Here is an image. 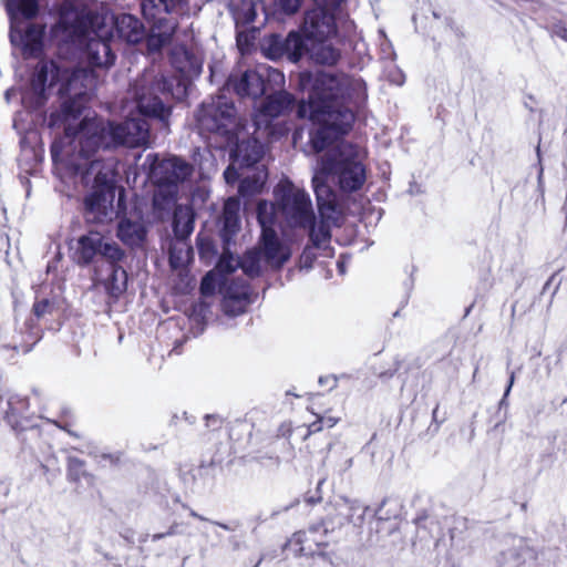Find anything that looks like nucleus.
Returning a JSON list of instances; mask_svg holds the SVG:
<instances>
[{"label":"nucleus","instance_id":"60","mask_svg":"<svg viewBox=\"0 0 567 567\" xmlns=\"http://www.w3.org/2000/svg\"><path fill=\"white\" fill-rule=\"evenodd\" d=\"M261 564V559L258 560L257 565L255 567H258V565Z\"/></svg>","mask_w":567,"mask_h":567},{"label":"nucleus","instance_id":"42","mask_svg":"<svg viewBox=\"0 0 567 567\" xmlns=\"http://www.w3.org/2000/svg\"><path fill=\"white\" fill-rule=\"evenodd\" d=\"M217 286L216 276L214 272H208L204 276L200 282V295L204 298H209L214 295Z\"/></svg>","mask_w":567,"mask_h":567},{"label":"nucleus","instance_id":"26","mask_svg":"<svg viewBox=\"0 0 567 567\" xmlns=\"http://www.w3.org/2000/svg\"><path fill=\"white\" fill-rule=\"evenodd\" d=\"M195 215L189 206H176L174 209L173 229L178 239H186L194 230Z\"/></svg>","mask_w":567,"mask_h":567},{"label":"nucleus","instance_id":"53","mask_svg":"<svg viewBox=\"0 0 567 567\" xmlns=\"http://www.w3.org/2000/svg\"><path fill=\"white\" fill-rule=\"evenodd\" d=\"M212 524L216 525V526H219L220 528L225 529V530H235L237 527H238V524L233 522L230 524H224V523H220V522H212Z\"/></svg>","mask_w":567,"mask_h":567},{"label":"nucleus","instance_id":"46","mask_svg":"<svg viewBox=\"0 0 567 567\" xmlns=\"http://www.w3.org/2000/svg\"><path fill=\"white\" fill-rule=\"evenodd\" d=\"M238 164H235V159L233 158L231 164L224 172V177L227 184H234L237 179L243 175L238 172Z\"/></svg>","mask_w":567,"mask_h":567},{"label":"nucleus","instance_id":"36","mask_svg":"<svg viewBox=\"0 0 567 567\" xmlns=\"http://www.w3.org/2000/svg\"><path fill=\"white\" fill-rule=\"evenodd\" d=\"M333 455L336 457L333 462L334 471L339 474H343L349 471L353 465V456L351 452L346 446H339Z\"/></svg>","mask_w":567,"mask_h":567},{"label":"nucleus","instance_id":"6","mask_svg":"<svg viewBox=\"0 0 567 567\" xmlns=\"http://www.w3.org/2000/svg\"><path fill=\"white\" fill-rule=\"evenodd\" d=\"M89 16L76 10L61 12L59 21L53 27V37L61 42H70L83 49L82 58L92 68L109 69L116 59L112 48V38L103 30H91Z\"/></svg>","mask_w":567,"mask_h":567},{"label":"nucleus","instance_id":"4","mask_svg":"<svg viewBox=\"0 0 567 567\" xmlns=\"http://www.w3.org/2000/svg\"><path fill=\"white\" fill-rule=\"evenodd\" d=\"M196 122L202 132H209L225 137L227 143L236 141V147L231 152V158L240 169L257 164L264 155V146L259 141L270 134L264 131L257 132L256 137L238 142L241 126L236 116V109L231 101L224 95L212 97L202 103L196 113Z\"/></svg>","mask_w":567,"mask_h":567},{"label":"nucleus","instance_id":"28","mask_svg":"<svg viewBox=\"0 0 567 567\" xmlns=\"http://www.w3.org/2000/svg\"><path fill=\"white\" fill-rule=\"evenodd\" d=\"M104 288L107 295L116 300L125 292L127 287V274L124 268L117 265L111 266V272L104 280Z\"/></svg>","mask_w":567,"mask_h":567},{"label":"nucleus","instance_id":"51","mask_svg":"<svg viewBox=\"0 0 567 567\" xmlns=\"http://www.w3.org/2000/svg\"><path fill=\"white\" fill-rule=\"evenodd\" d=\"M390 81L396 85L404 83V74L400 70H395L390 78Z\"/></svg>","mask_w":567,"mask_h":567},{"label":"nucleus","instance_id":"52","mask_svg":"<svg viewBox=\"0 0 567 567\" xmlns=\"http://www.w3.org/2000/svg\"><path fill=\"white\" fill-rule=\"evenodd\" d=\"M514 380H515V373H514V372H511V374H509V382H508V385H507V388H506V390H505L504 396H503V399L501 400V404H504V403H505V400H506L507 395L509 394L511 389H512V386H513V384H514Z\"/></svg>","mask_w":567,"mask_h":567},{"label":"nucleus","instance_id":"54","mask_svg":"<svg viewBox=\"0 0 567 567\" xmlns=\"http://www.w3.org/2000/svg\"><path fill=\"white\" fill-rule=\"evenodd\" d=\"M189 515H190L192 517H195V518H197V519H199V520H203V522H210L208 518H206V517H204V516L199 515L197 512H195V511H193V509H189Z\"/></svg>","mask_w":567,"mask_h":567},{"label":"nucleus","instance_id":"16","mask_svg":"<svg viewBox=\"0 0 567 567\" xmlns=\"http://www.w3.org/2000/svg\"><path fill=\"white\" fill-rule=\"evenodd\" d=\"M221 293L220 308L228 317L243 315L252 302L250 287L245 280L225 282Z\"/></svg>","mask_w":567,"mask_h":567},{"label":"nucleus","instance_id":"11","mask_svg":"<svg viewBox=\"0 0 567 567\" xmlns=\"http://www.w3.org/2000/svg\"><path fill=\"white\" fill-rule=\"evenodd\" d=\"M280 216L290 227L305 228L312 225L316 215L308 193L291 183L275 189Z\"/></svg>","mask_w":567,"mask_h":567},{"label":"nucleus","instance_id":"10","mask_svg":"<svg viewBox=\"0 0 567 567\" xmlns=\"http://www.w3.org/2000/svg\"><path fill=\"white\" fill-rule=\"evenodd\" d=\"M40 0H7L11 16L10 41L22 50L24 55H33L41 51L44 25L29 21H20L17 16L25 19L37 16Z\"/></svg>","mask_w":567,"mask_h":567},{"label":"nucleus","instance_id":"50","mask_svg":"<svg viewBox=\"0 0 567 567\" xmlns=\"http://www.w3.org/2000/svg\"><path fill=\"white\" fill-rule=\"evenodd\" d=\"M555 33L563 40L567 41V23L556 24Z\"/></svg>","mask_w":567,"mask_h":567},{"label":"nucleus","instance_id":"59","mask_svg":"<svg viewBox=\"0 0 567 567\" xmlns=\"http://www.w3.org/2000/svg\"><path fill=\"white\" fill-rule=\"evenodd\" d=\"M234 548L237 549L238 548V544L237 543H234Z\"/></svg>","mask_w":567,"mask_h":567},{"label":"nucleus","instance_id":"24","mask_svg":"<svg viewBox=\"0 0 567 567\" xmlns=\"http://www.w3.org/2000/svg\"><path fill=\"white\" fill-rule=\"evenodd\" d=\"M308 55L318 64L333 65L340 58V52L328 40H309Z\"/></svg>","mask_w":567,"mask_h":567},{"label":"nucleus","instance_id":"44","mask_svg":"<svg viewBox=\"0 0 567 567\" xmlns=\"http://www.w3.org/2000/svg\"><path fill=\"white\" fill-rule=\"evenodd\" d=\"M318 526H320L321 528L319 529L318 534H316L313 538V544L317 549V555H320L322 553L321 548L327 545L326 537L329 530V526L324 522L319 524Z\"/></svg>","mask_w":567,"mask_h":567},{"label":"nucleus","instance_id":"20","mask_svg":"<svg viewBox=\"0 0 567 567\" xmlns=\"http://www.w3.org/2000/svg\"><path fill=\"white\" fill-rule=\"evenodd\" d=\"M101 240L102 235L96 231H90L79 237L74 246V261L81 266L91 264L94 257L100 255Z\"/></svg>","mask_w":567,"mask_h":567},{"label":"nucleus","instance_id":"29","mask_svg":"<svg viewBox=\"0 0 567 567\" xmlns=\"http://www.w3.org/2000/svg\"><path fill=\"white\" fill-rule=\"evenodd\" d=\"M278 215H280V212L278 210L277 203L274 204L266 200L258 203L257 218L261 227V233H266V230H275L274 224Z\"/></svg>","mask_w":567,"mask_h":567},{"label":"nucleus","instance_id":"12","mask_svg":"<svg viewBox=\"0 0 567 567\" xmlns=\"http://www.w3.org/2000/svg\"><path fill=\"white\" fill-rule=\"evenodd\" d=\"M317 205L320 215V223L306 227L309 229V237L313 246L320 248L330 239V227L337 225L341 219V209L337 202V195L332 189L323 186L317 188Z\"/></svg>","mask_w":567,"mask_h":567},{"label":"nucleus","instance_id":"7","mask_svg":"<svg viewBox=\"0 0 567 567\" xmlns=\"http://www.w3.org/2000/svg\"><path fill=\"white\" fill-rule=\"evenodd\" d=\"M364 151L350 142H341L320 157L315 168L312 186L317 188L331 179L342 193H353L362 188L367 181V169L363 164Z\"/></svg>","mask_w":567,"mask_h":567},{"label":"nucleus","instance_id":"5","mask_svg":"<svg viewBox=\"0 0 567 567\" xmlns=\"http://www.w3.org/2000/svg\"><path fill=\"white\" fill-rule=\"evenodd\" d=\"M150 126L145 118H127L115 124L101 117L85 116L79 124L78 143L82 155L116 146L140 147L148 144Z\"/></svg>","mask_w":567,"mask_h":567},{"label":"nucleus","instance_id":"48","mask_svg":"<svg viewBox=\"0 0 567 567\" xmlns=\"http://www.w3.org/2000/svg\"><path fill=\"white\" fill-rule=\"evenodd\" d=\"M178 534H181L179 523L174 522L165 533H157V534L152 535V540L157 542L167 536H174V535H178Z\"/></svg>","mask_w":567,"mask_h":567},{"label":"nucleus","instance_id":"15","mask_svg":"<svg viewBox=\"0 0 567 567\" xmlns=\"http://www.w3.org/2000/svg\"><path fill=\"white\" fill-rule=\"evenodd\" d=\"M293 97L285 91H280L268 96L257 109L254 115V125L259 133L264 131L271 134V121L280 115H284L292 105Z\"/></svg>","mask_w":567,"mask_h":567},{"label":"nucleus","instance_id":"43","mask_svg":"<svg viewBox=\"0 0 567 567\" xmlns=\"http://www.w3.org/2000/svg\"><path fill=\"white\" fill-rule=\"evenodd\" d=\"M339 422V417L321 416L309 425V433L320 432L323 427L331 429Z\"/></svg>","mask_w":567,"mask_h":567},{"label":"nucleus","instance_id":"40","mask_svg":"<svg viewBox=\"0 0 567 567\" xmlns=\"http://www.w3.org/2000/svg\"><path fill=\"white\" fill-rule=\"evenodd\" d=\"M68 473L69 477L73 481H79L85 475L84 462L78 457L68 458Z\"/></svg>","mask_w":567,"mask_h":567},{"label":"nucleus","instance_id":"38","mask_svg":"<svg viewBox=\"0 0 567 567\" xmlns=\"http://www.w3.org/2000/svg\"><path fill=\"white\" fill-rule=\"evenodd\" d=\"M207 299L202 297L192 307L190 318L198 323L207 321L212 315V305Z\"/></svg>","mask_w":567,"mask_h":567},{"label":"nucleus","instance_id":"45","mask_svg":"<svg viewBox=\"0 0 567 567\" xmlns=\"http://www.w3.org/2000/svg\"><path fill=\"white\" fill-rule=\"evenodd\" d=\"M381 34L383 37V42L380 44L382 59L394 61L395 52L392 43L386 39L383 32H381Z\"/></svg>","mask_w":567,"mask_h":567},{"label":"nucleus","instance_id":"33","mask_svg":"<svg viewBox=\"0 0 567 567\" xmlns=\"http://www.w3.org/2000/svg\"><path fill=\"white\" fill-rule=\"evenodd\" d=\"M192 249L185 239H178L169 247V265L177 269L185 266L190 258Z\"/></svg>","mask_w":567,"mask_h":567},{"label":"nucleus","instance_id":"27","mask_svg":"<svg viewBox=\"0 0 567 567\" xmlns=\"http://www.w3.org/2000/svg\"><path fill=\"white\" fill-rule=\"evenodd\" d=\"M528 554V547L520 537L512 538V548L503 551L499 559V567H519Z\"/></svg>","mask_w":567,"mask_h":567},{"label":"nucleus","instance_id":"19","mask_svg":"<svg viewBox=\"0 0 567 567\" xmlns=\"http://www.w3.org/2000/svg\"><path fill=\"white\" fill-rule=\"evenodd\" d=\"M114 27L118 38L127 43L135 44L145 38V27L143 22L133 14H117L114 18Z\"/></svg>","mask_w":567,"mask_h":567},{"label":"nucleus","instance_id":"47","mask_svg":"<svg viewBox=\"0 0 567 567\" xmlns=\"http://www.w3.org/2000/svg\"><path fill=\"white\" fill-rule=\"evenodd\" d=\"M275 2L287 14L295 13L300 6V0H275Z\"/></svg>","mask_w":567,"mask_h":567},{"label":"nucleus","instance_id":"17","mask_svg":"<svg viewBox=\"0 0 567 567\" xmlns=\"http://www.w3.org/2000/svg\"><path fill=\"white\" fill-rule=\"evenodd\" d=\"M114 189H93L84 198V217L89 223L103 224L114 216Z\"/></svg>","mask_w":567,"mask_h":567},{"label":"nucleus","instance_id":"1","mask_svg":"<svg viewBox=\"0 0 567 567\" xmlns=\"http://www.w3.org/2000/svg\"><path fill=\"white\" fill-rule=\"evenodd\" d=\"M96 82L97 76L93 69L76 68L69 71L55 61L42 60L38 63L31 81V94L37 107L45 103L55 86L62 99L60 112L52 113L50 117L51 126L60 122L64 126L63 136L51 145L55 169L62 175L73 177L75 182L79 179L84 186L92 183L93 189H114L113 159L94 158L97 152L82 155L78 143L79 125L71 124L82 113Z\"/></svg>","mask_w":567,"mask_h":567},{"label":"nucleus","instance_id":"37","mask_svg":"<svg viewBox=\"0 0 567 567\" xmlns=\"http://www.w3.org/2000/svg\"><path fill=\"white\" fill-rule=\"evenodd\" d=\"M124 255V251L116 243L104 240L102 237L100 256L110 261L112 265H116L117 261L123 259Z\"/></svg>","mask_w":567,"mask_h":567},{"label":"nucleus","instance_id":"25","mask_svg":"<svg viewBox=\"0 0 567 567\" xmlns=\"http://www.w3.org/2000/svg\"><path fill=\"white\" fill-rule=\"evenodd\" d=\"M275 42L284 44L285 55L292 62H297L301 56L308 54L309 41L297 32H290L285 39L276 37Z\"/></svg>","mask_w":567,"mask_h":567},{"label":"nucleus","instance_id":"9","mask_svg":"<svg viewBox=\"0 0 567 567\" xmlns=\"http://www.w3.org/2000/svg\"><path fill=\"white\" fill-rule=\"evenodd\" d=\"M260 245L261 248L250 249L240 258L225 250L217 264L218 271L231 274L240 268L249 278H256L266 266L280 268L290 257L289 248L279 240L275 230L261 233Z\"/></svg>","mask_w":567,"mask_h":567},{"label":"nucleus","instance_id":"22","mask_svg":"<svg viewBox=\"0 0 567 567\" xmlns=\"http://www.w3.org/2000/svg\"><path fill=\"white\" fill-rule=\"evenodd\" d=\"M146 227L142 220L122 219L117 225V237L130 247L141 246L146 238Z\"/></svg>","mask_w":567,"mask_h":567},{"label":"nucleus","instance_id":"57","mask_svg":"<svg viewBox=\"0 0 567 567\" xmlns=\"http://www.w3.org/2000/svg\"><path fill=\"white\" fill-rule=\"evenodd\" d=\"M31 333H32V334H34L35 340H39V339L41 338V336H40L38 332H32V331H31Z\"/></svg>","mask_w":567,"mask_h":567},{"label":"nucleus","instance_id":"23","mask_svg":"<svg viewBox=\"0 0 567 567\" xmlns=\"http://www.w3.org/2000/svg\"><path fill=\"white\" fill-rule=\"evenodd\" d=\"M240 203L235 197H229L224 205L221 236L226 244L237 233L240 225Z\"/></svg>","mask_w":567,"mask_h":567},{"label":"nucleus","instance_id":"21","mask_svg":"<svg viewBox=\"0 0 567 567\" xmlns=\"http://www.w3.org/2000/svg\"><path fill=\"white\" fill-rule=\"evenodd\" d=\"M29 409L28 399L16 393H7L3 399L0 395V417H3L12 427L19 425L18 416L25 413Z\"/></svg>","mask_w":567,"mask_h":567},{"label":"nucleus","instance_id":"56","mask_svg":"<svg viewBox=\"0 0 567 567\" xmlns=\"http://www.w3.org/2000/svg\"><path fill=\"white\" fill-rule=\"evenodd\" d=\"M338 267H339V269H340V272H342V274H343V272H344V266H343V264L338 262Z\"/></svg>","mask_w":567,"mask_h":567},{"label":"nucleus","instance_id":"8","mask_svg":"<svg viewBox=\"0 0 567 567\" xmlns=\"http://www.w3.org/2000/svg\"><path fill=\"white\" fill-rule=\"evenodd\" d=\"M150 179L157 188L153 196V206L162 218L164 212L175 206L177 186L186 183L194 173V166L182 157L171 155L159 158L158 154H148L143 163Z\"/></svg>","mask_w":567,"mask_h":567},{"label":"nucleus","instance_id":"32","mask_svg":"<svg viewBox=\"0 0 567 567\" xmlns=\"http://www.w3.org/2000/svg\"><path fill=\"white\" fill-rule=\"evenodd\" d=\"M320 526H311L307 530L298 532L293 535L292 540L300 545L299 551L306 556L317 555V549L313 544V538L318 534Z\"/></svg>","mask_w":567,"mask_h":567},{"label":"nucleus","instance_id":"35","mask_svg":"<svg viewBox=\"0 0 567 567\" xmlns=\"http://www.w3.org/2000/svg\"><path fill=\"white\" fill-rule=\"evenodd\" d=\"M32 313L37 320L54 317L58 313L56 300L54 298L37 297L33 303Z\"/></svg>","mask_w":567,"mask_h":567},{"label":"nucleus","instance_id":"34","mask_svg":"<svg viewBox=\"0 0 567 567\" xmlns=\"http://www.w3.org/2000/svg\"><path fill=\"white\" fill-rule=\"evenodd\" d=\"M267 173L264 169L257 171L252 177L245 176L239 184V193L243 196L259 193L266 182Z\"/></svg>","mask_w":567,"mask_h":567},{"label":"nucleus","instance_id":"39","mask_svg":"<svg viewBox=\"0 0 567 567\" xmlns=\"http://www.w3.org/2000/svg\"><path fill=\"white\" fill-rule=\"evenodd\" d=\"M257 17L256 3L251 0H244L236 13V20L245 24L255 22Z\"/></svg>","mask_w":567,"mask_h":567},{"label":"nucleus","instance_id":"13","mask_svg":"<svg viewBox=\"0 0 567 567\" xmlns=\"http://www.w3.org/2000/svg\"><path fill=\"white\" fill-rule=\"evenodd\" d=\"M265 76L277 84H282L285 81L284 74L280 71L267 66H259L256 70H246L239 75L231 73L226 86L227 90H233L240 97L256 100L266 91Z\"/></svg>","mask_w":567,"mask_h":567},{"label":"nucleus","instance_id":"55","mask_svg":"<svg viewBox=\"0 0 567 567\" xmlns=\"http://www.w3.org/2000/svg\"><path fill=\"white\" fill-rule=\"evenodd\" d=\"M205 419H206V422H207L206 423L207 426H209L210 422H213V423H218L219 422L218 417L215 416V415H206Z\"/></svg>","mask_w":567,"mask_h":567},{"label":"nucleus","instance_id":"14","mask_svg":"<svg viewBox=\"0 0 567 567\" xmlns=\"http://www.w3.org/2000/svg\"><path fill=\"white\" fill-rule=\"evenodd\" d=\"M343 0H316L317 8L308 11L302 24V33L309 40H329L336 34L333 12Z\"/></svg>","mask_w":567,"mask_h":567},{"label":"nucleus","instance_id":"30","mask_svg":"<svg viewBox=\"0 0 567 567\" xmlns=\"http://www.w3.org/2000/svg\"><path fill=\"white\" fill-rule=\"evenodd\" d=\"M368 507L360 504L358 501H344L342 505L339 506L340 514L342 518L339 519L338 524L343 525L347 522L362 523L363 516Z\"/></svg>","mask_w":567,"mask_h":567},{"label":"nucleus","instance_id":"3","mask_svg":"<svg viewBox=\"0 0 567 567\" xmlns=\"http://www.w3.org/2000/svg\"><path fill=\"white\" fill-rule=\"evenodd\" d=\"M171 61L179 72L178 76L158 78L153 72H145L131 89L138 113L158 120L164 126H167L171 109L164 104L158 93L183 99L186 95V81L198 76L203 66L202 60L184 47L173 50Z\"/></svg>","mask_w":567,"mask_h":567},{"label":"nucleus","instance_id":"31","mask_svg":"<svg viewBox=\"0 0 567 567\" xmlns=\"http://www.w3.org/2000/svg\"><path fill=\"white\" fill-rule=\"evenodd\" d=\"M177 6L176 0H142L141 7L146 18L157 19L159 13H171Z\"/></svg>","mask_w":567,"mask_h":567},{"label":"nucleus","instance_id":"41","mask_svg":"<svg viewBox=\"0 0 567 567\" xmlns=\"http://www.w3.org/2000/svg\"><path fill=\"white\" fill-rule=\"evenodd\" d=\"M277 34L270 35L267 45L264 47L266 55L272 60L279 59L285 55L284 44L275 42Z\"/></svg>","mask_w":567,"mask_h":567},{"label":"nucleus","instance_id":"49","mask_svg":"<svg viewBox=\"0 0 567 567\" xmlns=\"http://www.w3.org/2000/svg\"><path fill=\"white\" fill-rule=\"evenodd\" d=\"M319 383L329 386L330 390L337 386V378L333 375L320 377Z\"/></svg>","mask_w":567,"mask_h":567},{"label":"nucleus","instance_id":"2","mask_svg":"<svg viewBox=\"0 0 567 567\" xmlns=\"http://www.w3.org/2000/svg\"><path fill=\"white\" fill-rule=\"evenodd\" d=\"M354 81L346 75L328 72L317 74L308 101L298 105L300 118H309L316 128L310 132V144L315 152L327 148L347 134L354 122L350 100Z\"/></svg>","mask_w":567,"mask_h":567},{"label":"nucleus","instance_id":"58","mask_svg":"<svg viewBox=\"0 0 567 567\" xmlns=\"http://www.w3.org/2000/svg\"><path fill=\"white\" fill-rule=\"evenodd\" d=\"M564 405H567V398H565L561 403H560V406L563 408Z\"/></svg>","mask_w":567,"mask_h":567},{"label":"nucleus","instance_id":"18","mask_svg":"<svg viewBox=\"0 0 567 567\" xmlns=\"http://www.w3.org/2000/svg\"><path fill=\"white\" fill-rule=\"evenodd\" d=\"M176 28L177 22L174 19L158 17L146 38L147 50L152 53L159 52L171 43Z\"/></svg>","mask_w":567,"mask_h":567}]
</instances>
